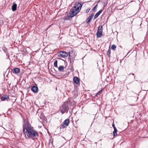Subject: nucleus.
Returning a JSON list of instances; mask_svg holds the SVG:
<instances>
[{"instance_id": "obj_1", "label": "nucleus", "mask_w": 148, "mask_h": 148, "mask_svg": "<svg viewBox=\"0 0 148 148\" xmlns=\"http://www.w3.org/2000/svg\"><path fill=\"white\" fill-rule=\"evenodd\" d=\"M24 134L26 138L34 140L36 139L39 134L32 127L29 122L27 121L23 124Z\"/></svg>"}, {"instance_id": "obj_2", "label": "nucleus", "mask_w": 148, "mask_h": 148, "mask_svg": "<svg viewBox=\"0 0 148 148\" xmlns=\"http://www.w3.org/2000/svg\"><path fill=\"white\" fill-rule=\"evenodd\" d=\"M82 4L79 3H76L74 6L70 10L69 17H72L74 16L80 10Z\"/></svg>"}, {"instance_id": "obj_3", "label": "nucleus", "mask_w": 148, "mask_h": 148, "mask_svg": "<svg viewBox=\"0 0 148 148\" xmlns=\"http://www.w3.org/2000/svg\"><path fill=\"white\" fill-rule=\"evenodd\" d=\"M69 104V102H65L60 107V110L62 114H64L65 112H68L69 109L68 107Z\"/></svg>"}, {"instance_id": "obj_4", "label": "nucleus", "mask_w": 148, "mask_h": 148, "mask_svg": "<svg viewBox=\"0 0 148 148\" xmlns=\"http://www.w3.org/2000/svg\"><path fill=\"white\" fill-rule=\"evenodd\" d=\"M103 30V26L100 25L98 28L97 31V37L98 38H100L102 35Z\"/></svg>"}, {"instance_id": "obj_5", "label": "nucleus", "mask_w": 148, "mask_h": 148, "mask_svg": "<svg viewBox=\"0 0 148 148\" xmlns=\"http://www.w3.org/2000/svg\"><path fill=\"white\" fill-rule=\"evenodd\" d=\"M70 123L69 119H67L64 121V123L61 126L62 128L66 127Z\"/></svg>"}, {"instance_id": "obj_6", "label": "nucleus", "mask_w": 148, "mask_h": 148, "mask_svg": "<svg viewBox=\"0 0 148 148\" xmlns=\"http://www.w3.org/2000/svg\"><path fill=\"white\" fill-rule=\"evenodd\" d=\"M60 56L61 57L64 58L68 56L67 53L65 51H61L59 53Z\"/></svg>"}, {"instance_id": "obj_7", "label": "nucleus", "mask_w": 148, "mask_h": 148, "mask_svg": "<svg viewBox=\"0 0 148 148\" xmlns=\"http://www.w3.org/2000/svg\"><path fill=\"white\" fill-rule=\"evenodd\" d=\"M73 81L76 84L78 85L79 84V79L76 76H75L73 77Z\"/></svg>"}, {"instance_id": "obj_8", "label": "nucleus", "mask_w": 148, "mask_h": 148, "mask_svg": "<svg viewBox=\"0 0 148 148\" xmlns=\"http://www.w3.org/2000/svg\"><path fill=\"white\" fill-rule=\"evenodd\" d=\"M32 91L34 93H37L38 91V88L37 86H33L32 88Z\"/></svg>"}, {"instance_id": "obj_9", "label": "nucleus", "mask_w": 148, "mask_h": 148, "mask_svg": "<svg viewBox=\"0 0 148 148\" xmlns=\"http://www.w3.org/2000/svg\"><path fill=\"white\" fill-rule=\"evenodd\" d=\"M9 98V97L8 95H3V96L1 97V99L2 101H4L5 100V99H7Z\"/></svg>"}, {"instance_id": "obj_10", "label": "nucleus", "mask_w": 148, "mask_h": 148, "mask_svg": "<svg viewBox=\"0 0 148 148\" xmlns=\"http://www.w3.org/2000/svg\"><path fill=\"white\" fill-rule=\"evenodd\" d=\"M103 9L100 10L95 15L94 19H95L97 18L100 14L102 12Z\"/></svg>"}, {"instance_id": "obj_11", "label": "nucleus", "mask_w": 148, "mask_h": 148, "mask_svg": "<svg viewBox=\"0 0 148 148\" xmlns=\"http://www.w3.org/2000/svg\"><path fill=\"white\" fill-rule=\"evenodd\" d=\"M17 5L16 3H13V5L12 6V10L13 11H15L17 8Z\"/></svg>"}, {"instance_id": "obj_12", "label": "nucleus", "mask_w": 148, "mask_h": 148, "mask_svg": "<svg viewBox=\"0 0 148 148\" xmlns=\"http://www.w3.org/2000/svg\"><path fill=\"white\" fill-rule=\"evenodd\" d=\"M14 73H17L20 72V69L18 68H16L14 69Z\"/></svg>"}, {"instance_id": "obj_13", "label": "nucleus", "mask_w": 148, "mask_h": 148, "mask_svg": "<svg viewBox=\"0 0 148 148\" xmlns=\"http://www.w3.org/2000/svg\"><path fill=\"white\" fill-rule=\"evenodd\" d=\"M92 18L89 16L86 19V22L88 24L91 21Z\"/></svg>"}, {"instance_id": "obj_14", "label": "nucleus", "mask_w": 148, "mask_h": 148, "mask_svg": "<svg viewBox=\"0 0 148 148\" xmlns=\"http://www.w3.org/2000/svg\"><path fill=\"white\" fill-rule=\"evenodd\" d=\"M117 129L114 130V131L113 132V134L114 137H115L117 135Z\"/></svg>"}, {"instance_id": "obj_15", "label": "nucleus", "mask_w": 148, "mask_h": 148, "mask_svg": "<svg viewBox=\"0 0 148 148\" xmlns=\"http://www.w3.org/2000/svg\"><path fill=\"white\" fill-rule=\"evenodd\" d=\"M64 69V67L62 66H60L59 68H58V70L60 71H62Z\"/></svg>"}, {"instance_id": "obj_16", "label": "nucleus", "mask_w": 148, "mask_h": 148, "mask_svg": "<svg viewBox=\"0 0 148 148\" xmlns=\"http://www.w3.org/2000/svg\"><path fill=\"white\" fill-rule=\"evenodd\" d=\"M110 53H111L110 49V48H109L107 52V55L109 57H110Z\"/></svg>"}, {"instance_id": "obj_17", "label": "nucleus", "mask_w": 148, "mask_h": 148, "mask_svg": "<svg viewBox=\"0 0 148 148\" xmlns=\"http://www.w3.org/2000/svg\"><path fill=\"white\" fill-rule=\"evenodd\" d=\"M57 63H58V61L57 60H55V62L54 63V66L55 67H57Z\"/></svg>"}, {"instance_id": "obj_18", "label": "nucleus", "mask_w": 148, "mask_h": 148, "mask_svg": "<svg viewBox=\"0 0 148 148\" xmlns=\"http://www.w3.org/2000/svg\"><path fill=\"white\" fill-rule=\"evenodd\" d=\"M97 5H98L97 4L95 5V6L94 7V8H93L92 10L94 12L96 11V9H97Z\"/></svg>"}, {"instance_id": "obj_19", "label": "nucleus", "mask_w": 148, "mask_h": 148, "mask_svg": "<svg viewBox=\"0 0 148 148\" xmlns=\"http://www.w3.org/2000/svg\"><path fill=\"white\" fill-rule=\"evenodd\" d=\"M116 48V46L114 45H112L111 48L113 50H114Z\"/></svg>"}, {"instance_id": "obj_20", "label": "nucleus", "mask_w": 148, "mask_h": 148, "mask_svg": "<svg viewBox=\"0 0 148 148\" xmlns=\"http://www.w3.org/2000/svg\"><path fill=\"white\" fill-rule=\"evenodd\" d=\"M103 90V89L101 90H100L96 94V95H99V94H100L102 92Z\"/></svg>"}, {"instance_id": "obj_21", "label": "nucleus", "mask_w": 148, "mask_h": 148, "mask_svg": "<svg viewBox=\"0 0 148 148\" xmlns=\"http://www.w3.org/2000/svg\"><path fill=\"white\" fill-rule=\"evenodd\" d=\"M2 49L3 51H4L5 53H6L7 50V49L5 47L3 48Z\"/></svg>"}, {"instance_id": "obj_22", "label": "nucleus", "mask_w": 148, "mask_h": 148, "mask_svg": "<svg viewBox=\"0 0 148 148\" xmlns=\"http://www.w3.org/2000/svg\"><path fill=\"white\" fill-rule=\"evenodd\" d=\"M90 8H88L86 10V12L88 13L89 12V11L90 10Z\"/></svg>"}, {"instance_id": "obj_23", "label": "nucleus", "mask_w": 148, "mask_h": 148, "mask_svg": "<svg viewBox=\"0 0 148 148\" xmlns=\"http://www.w3.org/2000/svg\"><path fill=\"white\" fill-rule=\"evenodd\" d=\"M112 126L113 127L114 130L116 129V127H115V125H114V123H113L112 124Z\"/></svg>"}, {"instance_id": "obj_24", "label": "nucleus", "mask_w": 148, "mask_h": 148, "mask_svg": "<svg viewBox=\"0 0 148 148\" xmlns=\"http://www.w3.org/2000/svg\"><path fill=\"white\" fill-rule=\"evenodd\" d=\"M94 15V14H92L90 16V17L92 18Z\"/></svg>"}, {"instance_id": "obj_25", "label": "nucleus", "mask_w": 148, "mask_h": 148, "mask_svg": "<svg viewBox=\"0 0 148 148\" xmlns=\"http://www.w3.org/2000/svg\"><path fill=\"white\" fill-rule=\"evenodd\" d=\"M64 19L65 20H66L67 19V16L64 17Z\"/></svg>"}, {"instance_id": "obj_26", "label": "nucleus", "mask_w": 148, "mask_h": 148, "mask_svg": "<svg viewBox=\"0 0 148 148\" xmlns=\"http://www.w3.org/2000/svg\"><path fill=\"white\" fill-rule=\"evenodd\" d=\"M132 75H134V74H133V73H132Z\"/></svg>"}]
</instances>
